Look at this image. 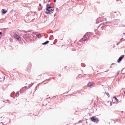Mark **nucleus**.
<instances>
[{"label": "nucleus", "mask_w": 125, "mask_h": 125, "mask_svg": "<svg viewBox=\"0 0 125 125\" xmlns=\"http://www.w3.org/2000/svg\"><path fill=\"white\" fill-rule=\"evenodd\" d=\"M110 105L111 106L112 105V103H111V102L110 101Z\"/></svg>", "instance_id": "nucleus-20"}, {"label": "nucleus", "mask_w": 125, "mask_h": 125, "mask_svg": "<svg viewBox=\"0 0 125 125\" xmlns=\"http://www.w3.org/2000/svg\"><path fill=\"white\" fill-rule=\"evenodd\" d=\"M124 55H122L120 57H119L118 59L117 60V62L118 63L120 62L122 60V59L124 58Z\"/></svg>", "instance_id": "nucleus-4"}, {"label": "nucleus", "mask_w": 125, "mask_h": 125, "mask_svg": "<svg viewBox=\"0 0 125 125\" xmlns=\"http://www.w3.org/2000/svg\"><path fill=\"white\" fill-rule=\"evenodd\" d=\"M56 0H54V2H55V1H56Z\"/></svg>", "instance_id": "nucleus-21"}, {"label": "nucleus", "mask_w": 125, "mask_h": 125, "mask_svg": "<svg viewBox=\"0 0 125 125\" xmlns=\"http://www.w3.org/2000/svg\"><path fill=\"white\" fill-rule=\"evenodd\" d=\"M105 93L107 94V95L108 96V97H109V96H110V95H109V94H108V93Z\"/></svg>", "instance_id": "nucleus-17"}, {"label": "nucleus", "mask_w": 125, "mask_h": 125, "mask_svg": "<svg viewBox=\"0 0 125 125\" xmlns=\"http://www.w3.org/2000/svg\"><path fill=\"white\" fill-rule=\"evenodd\" d=\"M90 119L92 121L96 123H98L99 121V119L95 116H92Z\"/></svg>", "instance_id": "nucleus-2"}, {"label": "nucleus", "mask_w": 125, "mask_h": 125, "mask_svg": "<svg viewBox=\"0 0 125 125\" xmlns=\"http://www.w3.org/2000/svg\"><path fill=\"white\" fill-rule=\"evenodd\" d=\"M7 12V11L5 10L4 9H2V12L3 14H5Z\"/></svg>", "instance_id": "nucleus-10"}, {"label": "nucleus", "mask_w": 125, "mask_h": 125, "mask_svg": "<svg viewBox=\"0 0 125 125\" xmlns=\"http://www.w3.org/2000/svg\"><path fill=\"white\" fill-rule=\"evenodd\" d=\"M5 78V77H4V79Z\"/></svg>", "instance_id": "nucleus-25"}, {"label": "nucleus", "mask_w": 125, "mask_h": 125, "mask_svg": "<svg viewBox=\"0 0 125 125\" xmlns=\"http://www.w3.org/2000/svg\"><path fill=\"white\" fill-rule=\"evenodd\" d=\"M14 93L15 92H13L12 93H11L10 94V96L11 97H12L13 96H12V95H14Z\"/></svg>", "instance_id": "nucleus-15"}, {"label": "nucleus", "mask_w": 125, "mask_h": 125, "mask_svg": "<svg viewBox=\"0 0 125 125\" xmlns=\"http://www.w3.org/2000/svg\"><path fill=\"white\" fill-rule=\"evenodd\" d=\"M46 9L45 11V12L46 13H48L50 12L49 11V9H51L52 7L50 6V4H47L46 5Z\"/></svg>", "instance_id": "nucleus-3"}, {"label": "nucleus", "mask_w": 125, "mask_h": 125, "mask_svg": "<svg viewBox=\"0 0 125 125\" xmlns=\"http://www.w3.org/2000/svg\"><path fill=\"white\" fill-rule=\"evenodd\" d=\"M93 83L92 82H90L89 83L87 84L88 86L91 88L92 87L93 85Z\"/></svg>", "instance_id": "nucleus-5"}, {"label": "nucleus", "mask_w": 125, "mask_h": 125, "mask_svg": "<svg viewBox=\"0 0 125 125\" xmlns=\"http://www.w3.org/2000/svg\"><path fill=\"white\" fill-rule=\"evenodd\" d=\"M2 34V33L1 32H0V35H1Z\"/></svg>", "instance_id": "nucleus-19"}, {"label": "nucleus", "mask_w": 125, "mask_h": 125, "mask_svg": "<svg viewBox=\"0 0 125 125\" xmlns=\"http://www.w3.org/2000/svg\"><path fill=\"white\" fill-rule=\"evenodd\" d=\"M124 93L125 94V92H124Z\"/></svg>", "instance_id": "nucleus-26"}, {"label": "nucleus", "mask_w": 125, "mask_h": 125, "mask_svg": "<svg viewBox=\"0 0 125 125\" xmlns=\"http://www.w3.org/2000/svg\"><path fill=\"white\" fill-rule=\"evenodd\" d=\"M114 13H116V12H114Z\"/></svg>", "instance_id": "nucleus-28"}, {"label": "nucleus", "mask_w": 125, "mask_h": 125, "mask_svg": "<svg viewBox=\"0 0 125 125\" xmlns=\"http://www.w3.org/2000/svg\"><path fill=\"white\" fill-rule=\"evenodd\" d=\"M112 121L114 122V123H115V122H114V120H112Z\"/></svg>", "instance_id": "nucleus-23"}, {"label": "nucleus", "mask_w": 125, "mask_h": 125, "mask_svg": "<svg viewBox=\"0 0 125 125\" xmlns=\"http://www.w3.org/2000/svg\"><path fill=\"white\" fill-rule=\"evenodd\" d=\"M39 5H40V6H41V4H39Z\"/></svg>", "instance_id": "nucleus-24"}, {"label": "nucleus", "mask_w": 125, "mask_h": 125, "mask_svg": "<svg viewBox=\"0 0 125 125\" xmlns=\"http://www.w3.org/2000/svg\"><path fill=\"white\" fill-rule=\"evenodd\" d=\"M14 93L15 92H13L12 93H11L10 94V96L11 97H12L13 96H12V95H14Z\"/></svg>", "instance_id": "nucleus-14"}, {"label": "nucleus", "mask_w": 125, "mask_h": 125, "mask_svg": "<svg viewBox=\"0 0 125 125\" xmlns=\"http://www.w3.org/2000/svg\"><path fill=\"white\" fill-rule=\"evenodd\" d=\"M49 42V41H47L45 42H44L42 43V44L43 45H45L47 44Z\"/></svg>", "instance_id": "nucleus-11"}, {"label": "nucleus", "mask_w": 125, "mask_h": 125, "mask_svg": "<svg viewBox=\"0 0 125 125\" xmlns=\"http://www.w3.org/2000/svg\"><path fill=\"white\" fill-rule=\"evenodd\" d=\"M113 98H114L115 99V101L117 102L118 101V99L116 98V97L115 96H114L113 97Z\"/></svg>", "instance_id": "nucleus-13"}, {"label": "nucleus", "mask_w": 125, "mask_h": 125, "mask_svg": "<svg viewBox=\"0 0 125 125\" xmlns=\"http://www.w3.org/2000/svg\"><path fill=\"white\" fill-rule=\"evenodd\" d=\"M36 35L39 38H41L42 37V35L40 34H37Z\"/></svg>", "instance_id": "nucleus-9"}, {"label": "nucleus", "mask_w": 125, "mask_h": 125, "mask_svg": "<svg viewBox=\"0 0 125 125\" xmlns=\"http://www.w3.org/2000/svg\"><path fill=\"white\" fill-rule=\"evenodd\" d=\"M91 35V32H87L85 34L83 38L80 40V41L82 42V41H83L84 42L86 40L90 37Z\"/></svg>", "instance_id": "nucleus-1"}, {"label": "nucleus", "mask_w": 125, "mask_h": 125, "mask_svg": "<svg viewBox=\"0 0 125 125\" xmlns=\"http://www.w3.org/2000/svg\"><path fill=\"white\" fill-rule=\"evenodd\" d=\"M27 88V87L26 86H25L24 87H23L20 90V92L21 93H23V92L22 91V90H23V91H24L25 90H26Z\"/></svg>", "instance_id": "nucleus-6"}, {"label": "nucleus", "mask_w": 125, "mask_h": 125, "mask_svg": "<svg viewBox=\"0 0 125 125\" xmlns=\"http://www.w3.org/2000/svg\"><path fill=\"white\" fill-rule=\"evenodd\" d=\"M49 11L50 12L48 14H50L53 13L54 10V9H52V8L51 9H49Z\"/></svg>", "instance_id": "nucleus-7"}, {"label": "nucleus", "mask_w": 125, "mask_h": 125, "mask_svg": "<svg viewBox=\"0 0 125 125\" xmlns=\"http://www.w3.org/2000/svg\"><path fill=\"white\" fill-rule=\"evenodd\" d=\"M19 95V93L18 91L17 92L16 94L15 95V97H18Z\"/></svg>", "instance_id": "nucleus-12"}, {"label": "nucleus", "mask_w": 125, "mask_h": 125, "mask_svg": "<svg viewBox=\"0 0 125 125\" xmlns=\"http://www.w3.org/2000/svg\"><path fill=\"white\" fill-rule=\"evenodd\" d=\"M119 72H118V73H119Z\"/></svg>", "instance_id": "nucleus-27"}, {"label": "nucleus", "mask_w": 125, "mask_h": 125, "mask_svg": "<svg viewBox=\"0 0 125 125\" xmlns=\"http://www.w3.org/2000/svg\"><path fill=\"white\" fill-rule=\"evenodd\" d=\"M14 37L15 38L17 39V40H19V36L16 34H15L14 35Z\"/></svg>", "instance_id": "nucleus-8"}, {"label": "nucleus", "mask_w": 125, "mask_h": 125, "mask_svg": "<svg viewBox=\"0 0 125 125\" xmlns=\"http://www.w3.org/2000/svg\"><path fill=\"white\" fill-rule=\"evenodd\" d=\"M33 83H32L31 85H29L28 86L29 88L31 86H32V85H33Z\"/></svg>", "instance_id": "nucleus-16"}, {"label": "nucleus", "mask_w": 125, "mask_h": 125, "mask_svg": "<svg viewBox=\"0 0 125 125\" xmlns=\"http://www.w3.org/2000/svg\"><path fill=\"white\" fill-rule=\"evenodd\" d=\"M24 32L25 33H27L28 32V31H24Z\"/></svg>", "instance_id": "nucleus-18"}, {"label": "nucleus", "mask_w": 125, "mask_h": 125, "mask_svg": "<svg viewBox=\"0 0 125 125\" xmlns=\"http://www.w3.org/2000/svg\"><path fill=\"white\" fill-rule=\"evenodd\" d=\"M106 26V25H104V26Z\"/></svg>", "instance_id": "nucleus-22"}]
</instances>
